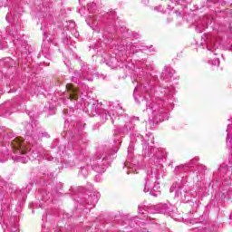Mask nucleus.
Segmentation results:
<instances>
[{
  "label": "nucleus",
  "instance_id": "obj_1",
  "mask_svg": "<svg viewBox=\"0 0 232 232\" xmlns=\"http://www.w3.org/2000/svg\"><path fill=\"white\" fill-rule=\"evenodd\" d=\"M12 148L14 151H19L20 155H26L30 151V146L24 143L23 138H16L12 141Z\"/></svg>",
  "mask_w": 232,
  "mask_h": 232
},
{
  "label": "nucleus",
  "instance_id": "obj_2",
  "mask_svg": "<svg viewBox=\"0 0 232 232\" xmlns=\"http://www.w3.org/2000/svg\"><path fill=\"white\" fill-rule=\"evenodd\" d=\"M67 93H69V100L70 101H77L79 99V89L74 87L72 83L66 84Z\"/></svg>",
  "mask_w": 232,
  "mask_h": 232
}]
</instances>
